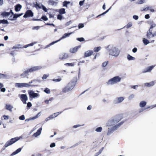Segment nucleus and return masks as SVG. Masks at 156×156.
Wrapping results in <instances>:
<instances>
[{
  "label": "nucleus",
  "instance_id": "1",
  "mask_svg": "<svg viewBox=\"0 0 156 156\" xmlns=\"http://www.w3.org/2000/svg\"><path fill=\"white\" fill-rule=\"evenodd\" d=\"M77 81L76 78H75L74 81L72 80L69 82L66 86L62 89V92L66 93L72 90L75 86Z\"/></svg>",
  "mask_w": 156,
  "mask_h": 156
},
{
  "label": "nucleus",
  "instance_id": "2",
  "mask_svg": "<svg viewBox=\"0 0 156 156\" xmlns=\"http://www.w3.org/2000/svg\"><path fill=\"white\" fill-rule=\"evenodd\" d=\"M41 67V66H34L31 68L28 69L27 70L24 71L22 73L20 74V76L22 78L28 77L29 75V73H31L33 72L40 69Z\"/></svg>",
  "mask_w": 156,
  "mask_h": 156
},
{
  "label": "nucleus",
  "instance_id": "3",
  "mask_svg": "<svg viewBox=\"0 0 156 156\" xmlns=\"http://www.w3.org/2000/svg\"><path fill=\"white\" fill-rule=\"evenodd\" d=\"M121 80L120 77L119 76H116L109 80L107 82V83L108 85H113L120 82Z\"/></svg>",
  "mask_w": 156,
  "mask_h": 156
},
{
  "label": "nucleus",
  "instance_id": "4",
  "mask_svg": "<svg viewBox=\"0 0 156 156\" xmlns=\"http://www.w3.org/2000/svg\"><path fill=\"white\" fill-rule=\"evenodd\" d=\"M20 139V138L18 137H17L14 138H12L9 140L5 144L4 146L3 147H4L3 149H4L6 147L15 143V142L18 140Z\"/></svg>",
  "mask_w": 156,
  "mask_h": 156
},
{
  "label": "nucleus",
  "instance_id": "5",
  "mask_svg": "<svg viewBox=\"0 0 156 156\" xmlns=\"http://www.w3.org/2000/svg\"><path fill=\"white\" fill-rule=\"evenodd\" d=\"M71 33H65L62 36V37H61L59 39L57 40L56 41H54L53 42H52L49 44L47 45H46L44 48H48V47L54 44L55 43H57L58 41H60L61 40L64 39V38H65L66 37H69V35H70V34H71Z\"/></svg>",
  "mask_w": 156,
  "mask_h": 156
},
{
  "label": "nucleus",
  "instance_id": "6",
  "mask_svg": "<svg viewBox=\"0 0 156 156\" xmlns=\"http://www.w3.org/2000/svg\"><path fill=\"white\" fill-rule=\"evenodd\" d=\"M119 54V52L117 49L115 47H112V48L109 50V54L111 55L117 56Z\"/></svg>",
  "mask_w": 156,
  "mask_h": 156
},
{
  "label": "nucleus",
  "instance_id": "7",
  "mask_svg": "<svg viewBox=\"0 0 156 156\" xmlns=\"http://www.w3.org/2000/svg\"><path fill=\"white\" fill-rule=\"evenodd\" d=\"M35 43H36L35 42L29 44L24 46L23 47L21 46V45L20 44H18L17 46H14L12 48V49H19L20 48H26L29 46H32Z\"/></svg>",
  "mask_w": 156,
  "mask_h": 156
},
{
  "label": "nucleus",
  "instance_id": "8",
  "mask_svg": "<svg viewBox=\"0 0 156 156\" xmlns=\"http://www.w3.org/2000/svg\"><path fill=\"white\" fill-rule=\"evenodd\" d=\"M156 36V32H154V34H152L151 30L149 29L147 31L146 36L147 39H151V38L154 37Z\"/></svg>",
  "mask_w": 156,
  "mask_h": 156
},
{
  "label": "nucleus",
  "instance_id": "9",
  "mask_svg": "<svg viewBox=\"0 0 156 156\" xmlns=\"http://www.w3.org/2000/svg\"><path fill=\"white\" fill-rule=\"evenodd\" d=\"M122 118L123 117L121 115H119L115 116L111 121L114 123H116L119 122Z\"/></svg>",
  "mask_w": 156,
  "mask_h": 156
},
{
  "label": "nucleus",
  "instance_id": "10",
  "mask_svg": "<svg viewBox=\"0 0 156 156\" xmlns=\"http://www.w3.org/2000/svg\"><path fill=\"white\" fill-rule=\"evenodd\" d=\"M28 94L30 98H34L35 97H38L39 95L37 93H35L32 90H29L28 91Z\"/></svg>",
  "mask_w": 156,
  "mask_h": 156
},
{
  "label": "nucleus",
  "instance_id": "11",
  "mask_svg": "<svg viewBox=\"0 0 156 156\" xmlns=\"http://www.w3.org/2000/svg\"><path fill=\"white\" fill-rule=\"evenodd\" d=\"M34 16V13L32 12L30 10H27L24 15L23 16L24 18H26L27 17H33Z\"/></svg>",
  "mask_w": 156,
  "mask_h": 156
},
{
  "label": "nucleus",
  "instance_id": "12",
  "mask_svg": "<svg viewBox=\"0 0 156 156\" xmlns=\"http://www.w3.org/2000/svg\"><path fill=\"white\" fill-rule=\"evenodd\" d=\"M20 98L23 103L24 104H26V101L28 100L27 95L25 94H22L20 95Z\"/></svg>",
  "mask_w": 156,
  "mask_h": 156
},
{
  "label": "nucleus",
  "instance_id": "13",
  "mask_svg": "<svg viewBox=\"0 0 156 156\" xmlns=\"http://www.w3.org/2000/svg\"><path fill=\"white\" fill-rule=\"evenodd\" d=\"M69 57L68 54L66 53H63L59 55V58L61 60L66 59L68 58Z\"/></svg>",
  "mask_w": 156,
  "mask_h": 156
},
{
  "label": "nucleus",
  "instance_id": "14",
  "mask_svg": "<svg viewBox=\"0 0 156 156\" xmlns=\"http://www.w3.org/2000/svg\"><path fill=\"white\" fill-rule=\"evenodd\" d=\"M124 99L123 97H120L116 98L114 101L115 104H117L122 102Z\"/></svg>",
  "mask_w": 156,
  "mask_h": 156
},
{
  "label": "nucleus",
  "instance_id": "15",
  "mask_svg": "<svg viewBox=\"0 0 156 156\" xmlns=\"http://www.w3.org/2000/svg\"><path fill=\"white\" fill-rule=\"evenodd\" d=\"M154 67V66H148L147 68L143 70L142 73H145L150 72L151 70L153 69Z\"/></svg>",
  "mask_w": 156,
  "mask_h": 156
},
{
  "label": "nucleus",
  "instance_id": "16",
  "mask_svg": "<svg viewBox=\"0 0 156 156\" xmlns=\"http://www.w3.org/2000/svg\"><path fill=\"white\" fill-rule=\"evenodd\" d=\"M94 51L92 50H88L85 52L84 53V57H87L93 55Z\"/></svg>",
  "mask_w": 156,
  "mask_h": 156
},
{
  "label": "nucleus",
  "instance_id": "17",
  "mask_svg": "<svg viewBox=\"0 0 156 156\" xmlns=\"http://www.w3.org/2000/svg\"><path fill=\"white\" fill-rule=\"evenodd\" d=\"M80 46H79L73 48H71L70 49L69 51L71 53H75L78 51V48H80Z\"/></svg>",
  "mask_w": 156,
  "mask_h": 156
},
{
  "label": "nucleus",
  "instance_id": "18",
  "mask_svg": "<svg viewBox=\"0 0 156 156\" xmlns=\"http://www.w3.org/2000/svg\"><path fill=\"white\" fill-rule=\"evenodd\" d=\"M15 10L16 12H18L22 8V6L20 4H18L15 6Z\"/></svg>",
  "mask_w": 156,
  "mask_h": 156
},
{
  "label": "nucleus",
  "instance_id": "19",
  "mask_svg": "<svg viewBox=\"0 0 156 156\" xmlns=\"http://www.w3.org/2000/svg\"><path fill=\"white\" fill-rule=\"evenodd\" d=\"M154 41V40H152L150 42H149V41L145 38H144L143 39V42L145 45H147L150 43H153Z\"/></svg>",
  "mask_w": 156,
  "mask_h": 156
},
{
  "label": "nucleus",
  "instance_id": "20",
  "mask_svg": "<svg viewBox=\"0 0 156 156\" xmlns=\"http://www.w3.org/2000/svg\"><path fill=\"white\" fill-rule=\"evenodd\" d=\"M5 109L10 112H12V109L13 108L12 106L9 104H6L5 107Z\"/></svg>",
  "mask_w": 156,
  "mask_h": 156
},
{
  "label": "nucleus",
  "instance_id": "21",
  "mask_svg": "<svg viewBox=\"0 0 156 156\" xmlns=\"http://www.w3.org/2000/svg\"><path fill=\"white\" fill-rule=\"evenodd\" d=\"M42 130V128H40L37 131V132L35 133H34L33 135L35 137L39 135L41 133V132Z\"/></svg>",
  "mask_w": 156,
  "mask_h": 156
},
{
  "label": "nucleus",
  "instance_id": "22",
  "mask_svg": "<svg viewBox=\"0 0 156 156\" xmlns=\"http://www.w3.org/2000/svg\"><path fill=\"white\" fill-rule=\"evenodd\" d=\"M124 122L122 121L120 123H119L115 125L113 127V128L114 129H116L117 128H118L121 125H122L123 123Z\"/></svg>",
  "mask_w": 156,
  "mask_h": 156
},
{
  "label": "nucleus",
  "instance_id": "23",
  "mask_svg": "<svg viewBox=\"0 0 156 156\" xmlns=\"http://www.w3.org/2000/svg\"><path fill=\"white\" fill-rule=\"evenodd\" d=\"M146 104V102L144 101H142L140 102V103L139 105L140 107L142 108L145 107Z\"/></svg>",
  "mask_w": 156,
  "mask_h": 156
},
{
  "label": "nucleus",
  "instance_id": "24",
  "mask_svg": "<svg viewBox=\"0 0 156 156\" xmlns=\"http://www.w3.org/2000/svg\"><path fill=\"white\" fill-rule=\"evenodd\" d=\"M10 15V13L7 12H3L1 13V15L3 17H6L9 16Z\"/></svg>",
  "mask_w": 156,
  "mask_h": 156
},
{
  "label": "nucleus",
  "instance_id": "25",
  "mask_svg": "<svg viewBox=\"0 0 156 156\" xmlns=\"http://www.w3.org/2000/svg\"><path fill=\"white\" fill-rule=\"evenodd\" d=\"M57 77L58 78L57 79H54L51 80L55 82H59L62 80V79L61 76H58Z\"/></svg>",
  "mask_w": 156,
  "mask_h": 156
},
{
  "label": "nucleus",
  "instance_id": "26",
  "mask_svg": "<svg viewBox=\"0 0 156 156\" xmlns=\"http://www.w3.org/2000/svg\"><path fill=\"white\" fill-rule=\"evenodd\" d=\"M39 114V113L35 116L33 117H30L29 119H27L26 120L29 121L30 120H34L38 118Z\"/></svg>",
  "mask_w": 156,
  "mask_h": 156
},
{
  "label": "nucleus",
  "instance_id": "27",
  "mask_svg": "<svg viewBox=\"0 0 156 156\" xmlns=\"http://www.w3.org/2000/svg\"><path fill=\"white\" fill-rule=\"evenodd\" d=\"M23 14V13H20L19 14H15L14 15L13 18H15V20H16L18 17L21 16Z\"/></svg>",
  "mask_w": 156,
  "mask_h": 156
},
{
  "label": "nucleus",
  "instance_id": "28",
  "mask_svg": "<svg viewBox=\"0 0 156 156\" xmlns=\"http://www.w3.org/2000/svg\"><path fill=\"white\" fill-rule=\"evenodd\" d=\"M22 149V148H18L12 153V154L15 155L20 152L21 151Z\"/></svg>",
  "mask_w": 156,
  "mask_h": 156
},
{
  "label": "nucleus",
  "instance_id": "29",
  "mask_svg": "<svg viewBox=\"0 0 156 156\" xmlns=\"http://www.w3.org/2000/svg\"><path fill=\"white\" fill-rule=\"evenodd\" d=\"M59 13L60 14H62L66 13L65 9L64 8H62L59 9Z\"/></svg>",
  "mask_w": 156,
  "mask_h": 156
},
{
  "label": "nucleus",
  "instance_id": "30",
  "mask_svg": "<svg viewBox=\"0 0 156 156\" xmlns=\"http://www.w3.org/2000/svg\"><path fill=\"white\" fill-rule=\"evenodd\" d=\"M127 58L129 60H134L135 58L131 56L130 55L128 54L127 55Z\"/></svg>",
  "mask_w": 156,
  "mask_h": 156
},
{
  "label": "nucleus",
  "instance_id": "31",
  "mask_svg": "<svg viewBox=\"0 0 156 156\" xmlns=\"http://www.w3.org/2000/svg\"><path fill=\"white\" fill-rule=\"evenodd\" d=\"M101 49L100 47H95L94 49V52H97L99 51Z\"/></svg>",
  "mask_w": 156,
  "mask_h": 156
},
{
  "label": "nucleus",
  "instance_id": "32",
  "mask_svg": "<svg viewBox=\"0 0 156 156\" xmlns=\"http://www.w3.org/2000/svg\"><path fill=\"white\" fill-rule=\"evenodd\" d=\"M0 23H3V24H8V22L7 20H0Z\"/></svg>",
  "mask_w": 156,
  "mask_h": 156
},
{
  "label": "nucleus",
  "instance_id": "33",
  "mask_svg": "<svg viewBox=\"0 0 156 156\" xmlns=\"http://www.w3.org/2000/svg\"><path fill=\"white\" fill-rule=\"evenodd\" d=\"M150 24H151V26H150V29H151L153 28V27H154L156 26V24L153 22H151L150 23Z\"/></svg>",
  "mask_w": 156,
  "mask_h": 156
},
{
  "label": "nucleus",
  "instance_id": "34",
  "mask_svg": "<svg viewBox=\"0 0 156 156\" xmlns=\"http://www.w3.org/2000/svg\"><path fill=\"white\" fill-rule=\"evenodd\" d=\"M55 118V117H54V116H53V115H50L49 117H48L46 119V121H48L51 119H53L54 118Z\"/></svg>",
  "mask_w": 156,
  "mask_h": 156
},
{
  "label": "nucleus",
  "instance_id": "35",
  "mask_svg": "<svg viewBox=\"0 0 156 156\" xmlns=\"http://www.w3.org/2000/svg\"><path fill=\"white\" fill-rule=\"evenodd\" d=\"M6 75L0 73V79H3L6 78Z\"/></svg>",
  "mask_w": 156,
  "mask_h": 156
},
{
  "label": "nucleus",
  "instance_id": "36",
  "mask_svg": "<svg viewBox=\"0 0 156 156\" xmlns=\"http://www.w3.org/2000/svg\"><path fill=\"white\" fill-rule=\"evenodd\" d=\"M44 91L47 94H49L50 93V91L49 89L46 88L44 90Z\"/></svg>",
  "mask_w": 156,
  "mask_h": 156
},
{
  "label": "nucleus",
  "instance_id": "37",
  "mask_svg": "<svg viewBox=\"0 0 156 156\" xmlns=\"http://www.w3.org/2000/svg\"><path fill=\"white\" fill-rule=\"evenodd\" d=\"M25 87H29L30 86H32V87H35V86H37V85H30V84H29L27 83H25Z\"/></svg>",
  "mask_w": 156,
  "mask_h": 156
},
{
  "label": "nucleus",
  "instance_id": "38",
  "mask_svg": "<svg viewBox=\"0 0 156 156\" xmlns=\"http://www.w3.org/2000/svg\"><path fill=\"white\" fill-rule=\"evenodd\" d=\"M65 65L68 66H74V63H66Z\"/></svg>",
  "mask_w": 156,
  "mask_h": 156
},
{
  "label": "nucleus",
  "instance_id": "39",
  "mask_svg": "<svg viewBox=\"0 0 156 156\" xmlns=\"http://www.w3.org/2000/svg\"><path fill=\"white\" fill-rule=\"evenodd\" d=\"M95 130L97 132H101L102 130V128L101 127H98Z\"/></svg>",
  "mask_w": 156,
  "mask_h": 156
},
{
  "label": "nucleus",
  "instance_id": "40",
  "mask_svg": "<svg viewBox=\"0 0 156 156\" xmlns=\"http://www.w3.org/2000/svg\"><path fill=\"white\" fill-rule=\"evenodd\" d=\"M49 74H44L42 77V79L43 80L46 79L49 76Z\"/></svg>",
  "mask_w": 156,
  "mask_h": 156
},
{
  "label": "nucleus",
  "instance_id": "41",
  "mask_svg": "<svg viewBox=\"0 0 156 156\" xmlns=\"http://www.w3.org/2000/svg\"><path fill=\"white\" fill-rule=\"evenodd\" d=\"M108 61H105L104 62L102 65V66L103 67H105L108 64Z\"/></svg>",
  "mask_w": 156,
  "mask_h": 156
},
{
  "label": "nucleus",
  "instance_id": "42",
  "mask_svg": "<svg viewBox=\"0 0 156 156\" xmlns=\"http://www.w3.org/2000/svg\"><path fill=\"white\" fill-rule=\"evenodd\" d=\"M41 19L43 20L44 21H47L48 20V18L46 16H42L41 17Z\"/></svg>",
  "mask_w": 156,
  "mask_h": 156
},
{
  "label": "nucleus",
  "instance_id": "43",
  "mask_svg": "<svg viewBox=\"0 0 156 156\" xmlns=\"http://www.w3.org/2000/svg\"><path fill=\"white\" fill-rule=\"evenodd\" d=\"M76 40L80 42L83 41H84V39L83 37H79L77 38Z\"/></svg>",
  "mask_w": 156,
  "mask_h": 156
},
{
  "label": "nucleus",
  "instance_id": "44",
  "mask_svg": "<svg viewBox=\"0 0 156 156\" xmlns=\"http://www.w3.org/2000/svg\"><path fill=\"white\" fill-rule=\"evenodd\" d=\"M61 112H59L56 113H54L53 115L54 116V117H55L58 116L59 114H60Z\"/></svg>",
  "mask_w": 156,
  "mask_h": 156
},
{
  "label": "nucleus",
  "instance_id": "45",
  "mask_svg": "<svg viewBox=\"0 0 156 156\" xmlns=\"http://www.w3.org/2000/svg\"><path fill=\"white\" fill-rule=\"evenodd\" d=\"M78 27L79 29H80L83 27L84 25L82 23H79L78 25Z\"/></svg>",
  "mask_w": 156,
  "mask_h": 156
},
{
  "label": "nucleus",
  "instance_id": "46",
  "mask_svg": "<svg viewBox=\"0 0 156 156\" xmlns=\"http://www.w3.org/2000/svg\"><path fill=\"white\" fill-rule=\"evenodd\" d=\"M132 26V24L131 23H129L126 26V27L127 28H129Z\"/></svg>",
  "mask_w": 156,
  "mask_h": 156
},
{
  "label": "nucleus",
  "instance_id": "47",
  "mask_svg": "<svg viewBox=\"0 0 156 156\" xmlns=\"http://www.w3.org/2000/svg\"><path fill=\"white\" fill-rule=\"evenodd\" d=\"M19 119L20 120H24L25 119V116L23 115L19 117Z\"/></svg>",
  "mask_w": 156,
  "mask_h": 156
},
{
  "label": "nucleus",
  "instance_id": "48",
  "mask_svg": "<svg viewBox=\"0 0 156 156\" xmlns=\"http://www.w3.org/2000/svg\"><path fill=\"white\" fill-rule=\"evenodd\" d=\"M111 8H110L109 9H108L106 11H105V12H104L102 14L98 15V16H101V15H102L104 14H105V13H107L108 11Z\"/></svg>",
  "mask_w": 156,
  "mask_h": 156
},
{
  "label": "nucleus",
  "instance_id": "49",
  "mask_svg": "<svg viewBox=\"0 0 156 156\" xmlns=\"http://www.w3.org/2000/svg\"><path fill=\"white\" fill-rule=\"evenodd\" d=\"M145 0H140L138 2V3L139 4H142L144 3Z\"/></svg>",
  "mask_w": 156,
  "mask_h": 156
},
{
  "label": "nucleus",
  "instance_id": "50",
  "mask_svg": "<svg viewBox=\"0 0 156 156\" xmlns=\"http://www.w3.org/2000/svg\"><path fill=\"white\" fill-rule=\"evenodd\" d=\"M62 16L61 14H58L57 15V19L58 20H61L62 19Z\"/></svg>",
  "mask_w": 156,
  "mask_h": 156
},
{
  "label": "nucleus",
  "instance_id": "51",
  "mask_svg": "<svg viewBox=\"0 0 156 156\" xmlns=\"http://www.w3.org/2000/svg\"><path fill=\"white\" fill-rule=\"evenodd\" d=\"M84 1H85V0H83V1H80V2L79 5L80 6H82L83 5V4L84 3Z\"/></svg>",
  "mask_w": 156,
  "mask_h": 156
},
{
  "label": "nucleus",
  "instance_id": "52",
  "mask_svg": "<svg viewBox=\"0 0 156 156\" xmlns=\"http://www.w3.org/2000/svg\"><path fill=\"white\" fill-rule=\"evenodd\" d=\"M13 15H11L10 16L9 20H15V18H13Z\"/></svg>",
  "mask_w": 156,
  "mask_h": 156
},
{
  "label": "nucleus",
  "instance_id": "53",
  "mask_svg": "<svg viewBox=\"0 0 156 156\" xmlns=\"http://www.w3.org/2000/svg\"><path fill=\"white\" fill-rule=\"evenodd\" d=\"M133 18L135 20H137L138 19L139 17L138 16L134 15L133 16Z\"/></svg>",
  "mask_w": 156,
  "mask_h": 156
},
{
  "label": "nucleus",
  "instance_id": "54",
  "mask_svg": "<svg viewBox=\"0 0 156 156\" xmlns=\"http://www.w3.org/2000/svg\"><path fill=\"white\" fill-rule=\"evenodd\" d=\"M17 84L21 85V87H25V83H17Z\"/></svg>",
  "mask_w": 156,
  "mask_h": 156
},
{
  "label": "nucleus",
  "instance_id": "55",
  "mask_svg": "<svg viewBox=\"0 0 156 156\" xmlns=\"http://www.w3.org/2000/svg\"><path fill=\"white\" fill-rule=\"evenodd\" d=\"M84 7L86 9H88L90 7V5L87 3L84 5Z\"/></svg>",
  "mask_w": 156,
  "mask_h": 156
},
{
  "label": "nucleus",
  "instance_id": "56",
  "mask_svg": "<svg viewBox=\"0 0 156 156\" xmlns=\"http://www.w3.org/2000/svg\"><path fill=\"white\" fill-rule=\"evenodd\" d=\"M156 106V105H155L154 106H149V107H147L146 108H145L144 109H147L148 108H151V109H152V108L155 107Z\"/></svg>",
  "mask_w": 156,
  "mask_h": 156
},
{
  "label": "nucleus",
  "instance_id": "57",
  "mask_svg": "<svg viewBox=\"0 0 156 156\" xmlns=\"http://www.w3.org/2000/svg\"><path fill=\"white\" fill-rule=\"evenodd\" d=\"M55 143H51L50 145V146L51 147H55Z\"/></svg>",
  "mask_w": 156,
  "mask_h": 156
},
{
  "label": "nucleus",
  "instance_id": "58",
  "mask_svg": "<svg viewBox=\"0 0 156 156\" xmlns=\"http://www.w3.org/2000/svg\"><path fill=\"white\" fill-rule=\"evenodd\" d=\"M67 3H66V2H65V1L64 2H63V6L66 7V8H67Z\"/></svg>",
  "mask_w": 156,
  "mask_h": 156
},
{
  "label": "nucleus",
  "instance_id": "59",
  "mask_svg": "<svg viewBox=\"0 0 156 156\" xmlns=\"http://www.w3.org/2000/svg\"><path fill=\"white\" fill-rule=\"evenodd\" d=\"M84 62H85V61L84 60H83L81 61H80V62H79L78 63V66H80V65H81V63H84Z\"/></svg>",
  "mask_w": 156,
  "mask_h": 156
},
{
  "label": "nucleus",
  "instance_id": "60",
  "mask_svg": "<svg viewBox=\"0 0 156 156\" xmlns=\"http://www.w3.org/2000/svg\"><path fill=\"white\" fill-rule=\"evenodd\" d=\"M137 51V49L136 48H134L132 50V51L134 53L136 52Z\"/></svg>",
  "mask_w": 156,
  "mask_h": 156
},
{
  "label": "nucleus",
  "instance_id": "61",
  "mask_svg": "<svg viewBox=\"0 0 156 156\" xmlns=\"http://www.w3.org/2000/svg\"><path fill=\"white\" fill-rule=\"evenodd\" d=\"M32 106V104L30 102H28L27 103V106L28 107H30Z\"/></svg>",
  "mask_w": 156,
  "mask_h": 156
},
{
  "label": "nucleus",
  "instance_id": "62",
  "mask_svg": "<svg viewBox=\"0 0 156 156\" xmlns=\"http://www.w3.org/2000/svg\"><path fill=\"white\" fill-rule=\"evenodd\" d=\"M42 9L43 10H44L45 12H47V9L43 5H42Z\"/></svg>",
  "mask_w": 156,
  "mask_h": 156
},
{
  "label": "nucleus",
  "instance_id": "63",
  "mask_svg": "<svg viewBox=\"0 0 156 156\" xmlns=\"http://www.w3.org/2000/svg\"><path fill=\"white\" fill-rule=\"evenodd\" d=\"M150 17V16L149 14L146 15L145 16V18L146 19H148Z\"/></svg>",
  "mask_w": 156,
  "mask_h": 156
},
{
  "label": "nucleus",
  "instance_id": "64",
  "mask_svg": "<svg viewBox=\"0 0 156 156\" xmlns=\"http://www.w3.org/2000/svg\"><path fill=\"white\" fill-rule=\"evenodd\" d=\"M35 6L36 7H38L39 8H41L40 5L38 3L36 4L35 5Z\"/></svg>",
  "mask_w": 156,
  "mask_h": 156
}]
</instances>
